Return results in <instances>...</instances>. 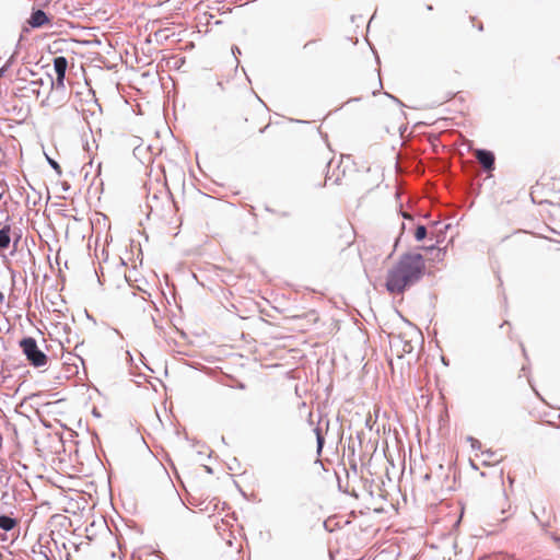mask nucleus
<instances>
[{"label": "nucleus", "mask_w": 560, "mask_h": 560, "mask_svg": "<svg viewBox=\"0 0 560 560\" xmlns=\"http://www.w3.org/2000/svg\"><path fill=\"white\" fill-rule=\"evenodd\" d=\"M425 271V261L420 253H405L387 271L385 287L389 293L400 294L418 283Z\"/></svg>", "instance_id": "obj_1"}, {"label": "nucleus", "mask_w": 560, "mask_h": 560, "mask_svg": "<svg viewBox=\"0 0 560 560\" xmlns=\"http://www.w3.org/2000/svg\"><path fill=\"white\" fill-rule=\"evenodd\" d=\"M20 347L27 361L35 368L44 366L47 363V355L38 348L33 337H24L20 340Z\"/></svg>", "instance_id": "obj_2"}, {"label": "nucleus", "mask_w": 560, "mask_h": 560, "mask_svg": "<svg viewBox=\"0 0 560 560\" xmlns=\"http://www.w3.org/2000/svg\"><path fill=\"white\" fill-rule=\"evenodd\" d=\"M475 156L477 161L482 166L483 171L489 173L492 172L495 167V156L494 153L487 149H477Z\"/></svg>", "instance_id": "obj_3"}, {"label": "nucleus", "mask_w": 560, "mask_h": 560, "mask_svg": "<svg viewBox=\"0 0 560 560\" xmlns=\"http://www.w3.org/2000/svg\"><path fill=\"white\" fill-rule=\"evenodd\" d=\"M50 22V19L48 14L42 10V9H33L30 19L27 20V23L33 28H39L44 25L48 24Z\"/></svg>", "instance_id": "obj_4"}, {"label": "nucleus", "mask_w": 560, "mask_h": 560, "mask_svg": "<svg viewBox=\"0 0 560 560\" xmlns=\"http://www.w3.org/2000/svg\"><path fill=\"white\" fill-rule=\"evenodd\" d=\"M18 81L23 83V85L18 88L21 92V96H39L40 91L39 88H37V81L28 82L26 78H19Z\"/></svg>", "instance_id": "obj_5"}, {"label": "nucleus", "mask_w": 560, "mask_h": 560, "mask_svg": "<svg viewBox=\"0 0 560 560\" xmlns=\"http://www.w3.org/2000/svg\"><path fill=\"white\" fill-rule=\"evenodd\" d=\"M18 525V520L7 514L0 515V529L4 532L12 530Z\"/></svg>", "instance_id": "obj_6"}, {"label": "nucleus", "mask_w": 560, "mask_h": 560, "mask_svg": "<svg viewBox=\"0 0 560 560\" xmlns=\"http://www.w3.org/2000/svg\"><path fill=\"white\" fill-rule=\"evenodd\" d=\"M68 68V60L63 56H58L54 59V69L56 72V75H62L66 74Z\"/></svg>", "instance_id": "obj_7"}, {"label": "nucleus", "mask_w": 560, "mask_h": 560, "mask_svg": "<svg viewBox=\"0 0 560 560\" xmlns=\"http://www.w3.org/2000/svg\"><path fill=\"white\" fill-rule=\"evenodd\" d=\"M10 225H4L0 229V249H7L10 245Z\"/></svg>", "instance_id": "obj_8"}, {"label": "nucleus", "mask_w": 560, "mask_h": 560, "mask_svg": "<svg viewBox=\"0 0 560 560\" xmlns=\"http://www.w3.org/2000/svg\"><path fill=\"white\" fill-rule=\"evenodd\" d=\"M422 248L424 250L433 254V259H435L438 261H441L444 258L445 250L440 247H436L435 245L423 246Z\"/></svg>", "instance_id": "obj_9"}, {"label": "nucleus", "mask_w": 560, "mask_h": 560, "mask_svg": "<svg viewBox=\"0 0 560 560\" xmlns=\"http://www.w3.org/2000/svg\"><path fill=\"white\" fill-rule=\"evenodd\" d=\"M501 501L502 502L500 503L499 511H500L501 515H504L508 511L511 510V503L509 501V498H508L504 489H502V491H501Z\"/></svg>", "instance_id": "obj_10"}, {"label": "nucleus", "mask_w": 560, "mask_h": 560, "mask_svg": "<svg viewBox=\"0 0 560 560\" xmlns=\"http://www.w3.org/2000/svg\"><path fill=\"white\" fill-rule=\"evenodd\" d=\"M314 433L316 435V444H317V454L320 455L322 454V451H323V447H324V444H325V438H324V434L322 432V429L319 427L315 428L314 429Z\"/></svg>", "instance_id": "obj_11"}, {"label": "nucleus", "mask_w": 560, "mask_h": 560, "mask_svg": "<svg viewBox=\"0 0 560 560\" xmlns=\"http://www.w3.org/2000/svg\"><path fill=\"white\" fill-rule=\"evenodd\" d=\"M427 235H428V231H427L425 225L418 224L416 228V231H415L416 241L421 242L427 237Z\"/></svg>", "instance_id": "obj_12"}, {"label": "nucleus", "mask_w": 560, "mask_h": 560, "mask_svg": "<svg viewBox=\"0 0 560 560\" xmlns=\"http://www.w3.org/2000/svg\"><path fill=\"white\" fill-rule=\"evenodd\" d=\"M177 505L180 509V511H177L180 516L187 517L194 515L195 512L189 510L180 499L177 500Z\"/></svg>", "instance_id": "obj_13"}, {"label": "nucleus", "mask_w": 560, "mask_h": 560, "mask_svg": "<svg viewBox=\"0 0 560 560\" xmlns=\"http://www.w3.org/2000/svg\"><path fill=\"white\" fill-rule=\"evenodd\" d=\"M65 79H66V74H62V75H57L56 78V82L52 80V78L50 75H48V81L50 82V85L54 86V84L57 85V88H63L65 86Z\"/></svg>", "instance_id": "obj_14"}, {"label": "nucleus", "mask_w": 560, "mask_h": 560, "mask_svg": "<svg viewBox=\"0 0 560 560\" xmlns=\"http://www.w3.org/2000/svg\"><path fill=\"white\" fill-rule=\"evenodd\" d=\"M46 158H47V162L51 166V168H54L56 171L58 176H61L62 172H61V167H60L59 163L48 155H46Z\"/></svg>", "instance_id": "obj_15"}, {"label": "nucleus", "mask_w": 560, "mask_h": 560, "mask_svg": "<svg viewBox=\"0 0 560 560\" xmlns=\"http://www.w3.org/2000/svg\"><path fill=\"white\" fill-rule=\"evenodd\" d=\"M467 442L470 443V446L472 450L475 451H480L481 450V442L477 439H475L474 436H467Z\"/></svg>", "instance_id": "obj_16"}, {"label": "nucleus", "mask_w": 560, "mask_h": 560, "mask_svg": "<svg viewBox=\"0 0 560 560\" xmlns=\"http://www.w3.org/2000/svg\"><path fill=\"white\" fill-rule=\"evenodd\" d=\"M18 73L21 75L20 78H26L27 74L34 75V72L30 68L20 69Z\"/></svg>", "instance_id": "obj_17"}, {"label": "nucleus", "mask_w": 560, "mask_h": 560, "mask_svg": "<svg viewBox=\"0 0 560 560\" xmlns=\"http://www.w3.org/2000/svg\"><path fill=\"white\" fill-rule=\"evenodd\" d=\"M266 211L270 212V213H276V214H279L280 217H289V212L287 211H283V212H277L275 211L273 209L269 208V207H266Z\"/></svg>", "instance_id": "obj_18"}, {"label": "nucleus", "mask_w": 560, "mask_h": 560, "mask_svg": "<svg viewBox=\"0 0 560 560\" xmlns=\"http://www.w3.org/2000/svg\"><path fill=\"white\" fill-rule=\"evenodd\" d=\"M9 70V65H3L0 68V78L4 75V73Z\"/></svg>", "instance_id": "obj_19"}, {"label": "nucleus", "mask_w": 560, "mask_h": 560, "mask_svg": "<svg viewBox=\"0 0 560 560\" xmlns=\"http://www.w3.org/2000/svg\"><path fill=\"white\" fill-rule=\"evenodd\" d=\"M14 58H15V54H13L4 65H9V68L12 66L13 61H14Z\"/></svg>", "instance_id": "obj_20"}, {"label": "nucleus", "mask_w": 560, "mask_h": 560, "mask_svg": "<svg viewBox=\"0 0 560 560\" xmlns=\"http://www.w3.org/2000/svg\"><path fill=\"white\" fill-rule=\"evenodd\" d=\"M385 94H386L388 97H390L393 101H395L396 103H398L399 105H401V106H402V103H401V102H400L396 96L390 95V94H388V93H385Z\"/></svg>", "instance_id": "obj_21"}, {"label": "nucleus", "mask_w": 560, "mask_h": 560, "mask_svg": "<svg viewBox=\"0 0 560 560\" xmlns=\"http://www.w3.org/2000/svg\"><path fill=\"white\" fill-rule=\"evenodd\" d=\"M483 454H485L488 458H491V457H493V456H494V452H493V451H491V450H488V451L483 452Z\"/></svg>", "instance_id": "obj_22"}, {"label": "nucleus", "mask_w": 560, "mask_h": 560, "mask_svg": "<svg viewBox=\"0 0 560 560\" xmlns=\"http://www.w3.org/2000/svg\"><path fill=\"white\" fill-rule=\"evenodd\" d=\"M232 52H233L234 56H236V54L241 55V49L237 46H233L232 47Z\"/></svg>", "instance_id": "obj_23"}, {"label": "nucleus", "mask_w": 560, "mask_h": 560, "mask_svg": "<svg viewBox=\"0 0 560 560\" xmlns=\"http://www.w3.org/2000/svg\"><path fill=\"white\" fill-rule=\"evenodd\" d=\"M31 201H33V198H30V196H27L25 198V203L28 206Z\"/></svg>", "instance_id": "obj_24"}, {"label": "nucleus", "mask_w": 560, "mask_h": 560, "mask_svg": "<svg viewBox=\"0 0 560 560\" xmlns=\"http://www.w3.org/2000/svg\"><path fill=\"white\" fill-rule=\"evenodd\" d=\"M31 201H33V198H30V196H27L25 198V203L28 206Z\"/></svg>", "instance_id": "obj_25"}, {"label": "nucleus", "mask_w": 560, "mask_h": 560, "mask_svg": "<svg viewBox=\"0 0 560 560\" xmlns=\"http://www.w3.org/2000/svg\"><path fill=\"white\" fill-rule=\"evenodd\" d=\"M36 81H37V88H39L40 85H43V84H44L43 79H38V80H36Z\"/></svg>", "instance_id": "obj_26"}, {"label": "nucleus", "mask_w": 560, "mask_h": 560, "mask_svg": "<svg viewBox=\"0 0 560 560\" xmlns=\"http://www.w3.org/2000/svg\"><path fill=\"white\" fill-rule=\"evenodd\" d=\"M245 387H246V386H245V384H244V383H240V384L237 385V388H240V389H245Z\"/></svg>", "instance_id": "obj_27"}, {"label": "nucleus", "mask_w": 560, "mask_h": 560, "mask_svg": "<svg viewBox=\"0 0 560 560\" xmlns=\"http://www.w3.org/2000/svg\"><path fill=\"white\" fill-rule=\"evenodd\" d=\"M4 300V294L2 292H0V302H2Z\"/></svg>", "instance_id": "obj_28"}, {"label": "nucleus", "mask_w": 560, "mask_h": 560, "mask_svg": "<svg viewBox=\"0 0 560 560\" xmlns=\"http://www.w3.org/2000/svg\"><path fill=\"white\" fill-rule=\"evenodd\" d=\"M508 518H509V516H503L502 518H500V521L505 522Z\"/></svg>", "instance_id": "obj_29"}, {"label": "nucleus", "mask_w": 560, "mask_h": 560, "mask_svg": "<svg viewBox=\"0 0 560 560\" xmlns=\"http://www.w3.org/2000/svg\"><path fill=\"white\" fill-rule=\"evenodd\" d=\"M93 415L100 417V413L95 409L93 410Z\"/></svg>", "instance_id": "obj_30"}, {"label": "nucleus", "mask_w": 560, "mask_h": 560, "mask_svg": "<svg viewBox=\"0 0 560 560\" xmlns=\"http://www.w3.org/2000/svg\"><path fill=\"white\" fill-rule=\"evenodd\" d=\"M28 187L35 191V188L33 187V185H31L30 183H27Z\"/></svg>", "instance_id": "obj_31"}, {"label": "nucleus", "mask_w": 560, "mask_h": 560, "mask_svg": "<svg viewBox=\"0 0 560 560\" xmlns=\"http://www.w3.org/2000/svg\"><path fill=\"white\" fill-rule=\"evenodd\" d=\"M532 514H533V516L535 517V520H537V521H538V516L536 515V513H535V512H532Z\"/></svg>", "instance_id": "obj_32"}, {"label": "nucleus", "mask_w": 560, "mask_h": 560, "mask_svg": "<svg viewBox=\"0 0 560 560\" xmlns=\"http://www.w3.org/2000/svg\"><path fill=\"white\" fill-rule=\"evenodd\" d=\"M398 242H399V237L396 238L395 247L397 246Z\"/></svg>", "instance_id": "obj_33"}, {"label": "nucleus", "mask_w": 560, "mask_h": 560, "mask_svg": "<svg viewBox=\"0 0 560 560\" xmlns=\"http://www.w3.org/2000/svg\"><path fill=\"white\" fill-rule=\"evenodd\" d=\"M127 355L130 358V360H132V357L129 351H127Z\"/></svg>", "instance_id": "obj_34"}, {"label": "nucleus", "mask_w": 560, "mask_h": 560, "mask_svg": "<svg viewBox=\"0 0 560 560\" xmlns=\"http://www.w3.org/2000/svg\"><path fill=\"white\" fill-rule=\"evenodd\" d=\"M442 362H443L445 365H447V362H446V360H445L444 358H442Z\"/></svg>", "instance_id": "obj_35"}, {"label": "nucleus", "mask_w": 560, "mask_h": 560, "mask_svg": "<svg viewBox=\"0 0 560 560\" xmlns=\"http://www.w3.org/2000/svg\"><path fill=\"white\" fill-rule=\"evenodd\" d=\"M478 30L482 31V24L478 25Z\"/></svg>", "instance_id": "obj_36"}, {"label": "nucleus", "mask_w": 560, "mask_h": 560, "mask_svg": "<svg viewBox=\"0 0 560 560\" xmlns=\"http://www.w3.org/2000/svg\"><path fill=\"white\" fill-rule=\"evenodd\" d=\"M32 203H33V206H36L37 205V200H33Z\"/></svg>", "instance_id": "obj_37"}, {"label": "nucleus", "mask_w": 560, "mask_h": 560, "mask_svg": "<svg viewBox=\"0 0 560 560\" xmlns=\"http://www.w3.org/2000/svg\"><path fill=\"white\" fill-rule=\"evenodd\" d=\"M208 472H212V469L210 467H207Z\"/></svg>", "instance_id": "obj_38"}, {"label": "nucleus", "mask_w": 560, "mask_h": 560, "mask_svg": "<svg viewBox=\"0 0 560 560\" xmlns=\"http://www.w3.org/2000/svg\"><path fill=\"white\" fill-rule=\"evenodd\" d=\"M552 538H553L556 541H558V540H559V537H557V536H552Z\"/></svg>", "instance_id": "obj_39"}]
</instances>
